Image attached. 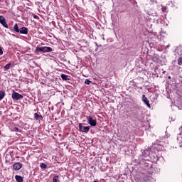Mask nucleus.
Returning <instances> with one entry per match:
<instances>
[{
  "instance_id": "23",
  "label": "nucleus",
  "mask_w": 182,
  "mask_h": 182,
  "mask_svg": "<svg viewBox=\"0 0 182 182\" xmlns=\"http://www.w3.org/2000/svg\"><path fill=\"white\" fill-rule=\"evenodd\" d=\"M85 83V85H90V83H92V81H90L89 79H86Z\"/></svg>"
},
{
  "instance_id": "20",
  "label": "nucleus",
  "mask_w": 182,
  "mask_h": 182,
  "mask_svg": "<svg viewBox=\"0 0 182 182\" xmlns=\"http://www.w3.org/2000/svg\"><path fill=\"white\" fill-rule=\"evenodd\" d=\"M150 5H154V4H157V0H150Z\"/></svg>"
},
{
  "instance_id": "13",
  "label": "nucleus",
  "mask_w": 182,
  "mask_h": 182,
  "mask_svg": "<svg viewBox=\"0 0 182 182\" xmlns=\"http://www.w3.org/2000/svg\"><path fill=\"white\" fill-rule=\"evenodd\" d=\"M15 178L17 182H23V177L21 176L16 175Z\"/></svg>"
},
{
  "instance_id": "26",
  "label": "nucleus",
  "mask_w": 182,
  "mask_h": 182,
  "mask_svg": "<svg viewBox=\"0 0 182 182\" xmlns=\"http://www.w3.org/2000/svg\"><path fill=\"white\" fill-rule=\"evenodd\" d=\"M101 37H102V39L103 41H106V39L105 38V35L102 34V35L101 36Z\"/></svg>"
},
{
  "instance_id": "24",
  "label": "nucleus",
  "mask_w": 182,
  "mask_h": 182,
  "mask_svg": "<svg viewBox=\"0 0 182 182\" xmlns=\"http://www.w3.org/2000/svg\"><path fill=\"white\" fill-rule=\"evenodd\" d=\"M13 132H21V129H19L18 127H14L13 128Z\"/></svg>"
},
{
  "instance_id": "9",
  "label": "nucleus",
  "mask_w": 182,
  "mask_h": 182,
  "mask_svg": "<svg viewBox=\"0 0 182 182\" xmlns=\"http://www.w3.org/2000/svg\"><path fill=\"white\" fill-rule=\"evenodd\" d=\"M13 168L16 171L21 170L22 168V164L20 162H16L14 164Z\"/></svg>"
},
{
  "instance_id": "29",
  "label": "nucleus",
  "mask_w": 182,
  "mask_h": 182,
  "mask_svg": "<svg viewBox=\"0 0 182 182\" xmlns=\"http://www.w3.org/2000/svg\"><path fill=\"white\" fill-rule=\"evenodd\" d=\"M33 18H34L35 19H36V18H38V16L34 15Z\"/></svg>"
},
{
  "instance_id": "7",
  "label": "nucleus",
  "mask_w": 182,
  "mask_h": 182,
  "mask_svg": "<svg viewBox=\"0 0 182 182\" xmlns=\"http://www.w3.org/2000/svg\"><path fill=\"white\" fill-rule=\"evenodd\" d=\"M141 100L144 103V105L147 106V107H151V106L150 105V100H149V99L146 97L145 95H142Z\"/></svg>"
},
{
  "instance_id": "33",
  "label": "nucleus",
  "mask_w": 182,
  "mask_h": 182,
  "mask_svg": "<svg viewBox=\"0 0 182 182\" xmlns=\"http://www.w3.org/2000/svg\"><path fill=\"white\" fill-rule=\"evenodd\" d=\"M88 2H92V0H88Z\"/></svg>"
},
{
  "instance_id": "36",
  "label": "nucleus",
  "mask_w": 182,
  "mask_h": 182,
  "mask_svg": "<svg viewBox=\"0 0 182 182\" xmlns=\"http://www.w3.org/2000/svg\"><path fill=\"white\" fill-rule=\"evenodd\" d=\"M92 2L95 4V1H92Z\"/></svg>"
},
{
  "instance_id": "8",
  "label": "nucleus",
  "mask_w": 182,
  "mask_h": 182,
  "mask_svg": "<svg viewBox=\"0 0 182 182\" xmlns=\"http://www.w3.org/2000/svg\"><path fill=\"white\" fill-rule=\"evenodd\" d=\"M0 23H1L4 28H8V23H6V20L2 16H0Z\"/></svg>"
},
{
  "instance_id": "17",
  "label": "nucleus",
  "mask_w": 182,
  "mask_h": 182,
  "mask_svg": "<svg viewBox=\"0 0 182 182\" xmlns=\"http://www.w3.org/2000/svg\"><path fill=\"white\" fill-rule=\"evenodd\" d=\"M132 4L134 8V9H137L139 8V6L137 5V1H132Z\"/></svg>"
},
{
  "instance_id": "21",
  "label": "nucleus",
  "mask_w": 182,
  "mask_h": 182,
  "mask_svg": "<svg viewBox=\"0 0 182 182\" xmlns=\"http://www.w3.org/2000/svg\"><path fill=\"white\" fill-rule=\"evenodd\" d=\"M178 64L179 66H182V57L178 58Z\"/></svg>"
},
{
  "instance_id": "15",
  "label": "nucleus",
  "mask_w": 182,
  "mask_h": 182,
  "mask_svg": "<svg viewBox=\"0 0 182 182\" xmlns=\"http://www.w3.org/2000/svg\"><path fill=\"white\" fill-rule=\"evenodd\" d=\"M14 31L15 32H16L17 33H19L20 28H19V27L18 26V23H15V24H14Z\"/></svg>"
},
{
  "instance_id": "4",
  "label": "nucleus",
  "mask_w": 182,
  "mask_h": 182,
  "mask_svg": "<svg viewBox=\"0 0 182 182\" xmlns=\"http://www.w3.org/2000/svg\"><path fill=\"white\" fill-rule=\"evenodd\" d=\"M87 122L88 124H90L92 127L97 126V121L96 119H93L92 116L87 117Z\"/></svg>"
},
{
  "instance_id": "39",
  "label": "nucleus",
  "mask_w": 182,
  "mask_h": 182,
  "mask_svg": "<svg viewBox=\"0 0 182 182\" xmlns=\"http://www.w3.org/2000/svg\"><path fill=\"white\" fill-rule=\"evenodd\" d=\"M1 1H2V0H0V2H1Z\"/></svg>"
},
{
  "instance_id": "31",
  "label": "nucleus",
  "mask_w": 182,
  "mask_h": 182,
  "mask_svg": "<svg viewBox=\"0 0 182 182\" xmlns=\"http://www.w3.org/2000/svg\"><path fill=\"white\" fill-rule=\"evenodd\" d=\"M178 109H180L181 110H182V106L180 105V106L178 107Z\"/></svg>"
},
{
  "instance_id": "2",
  "label": "nucleus",
  "mask_w": 182,
  "mask_h": 182,
  "mask_svg": "<svg viewBox=\"0 0 182 182\" xmlns=\"http://www.w3.org/2000/svg\"><path fill=\"white\" fill-rule=\"evenodd\" d=\"M53 49L50 47H37L36 49V52H42L43 53H50Z\"/></svg>"
},
{
  "instance_id": "35",
  "label": "nucleus",
  "mask_w": 182,
  "mask_h": 182,
  "mask_svg": "<svg viewBox=\"0 0 182 182\" xmlns=\"http://www.w3.org/2000/svg\"><path fill=\"white\" fill-rule=\"evenodd\" d=\"M177 140H178V141H180L179 138H177Z\"/></svg>"
},
{
  "instance_id": "11",
  "label": "nucleus",
  "mask_w": 182,
  "mask_h": 182,
  "mask_svg": "<svg viewBox=\"0 0 182 182\" xmlns=\"http://www.w3.org/2000/svg\"><path fill=\"white\" fill-rule=\"evenodd\" d=\"M61 79H63V80H65V81L70 80L71 77L68 75L61 74Z\"/></svg>"
},
{
  "instance_id": "34",
  "label": "nucleus",
  "mask_w": 182,
  "mask_h": 182,
  "mask_svg": "<svg viewBox=\"0 0 182 182\" xmlns=\"http://www.w3.org/2000/svg\"><path fill=\"white\" fill-rule=\"evenodd\" d=\"M168 79H171V77H170V76H168Z\"/></svg>"
},
{
  "instance_id": "5",
  "label": "nucleus",
  "mask_w": 182,
  "mask_h": 182,
  "mask_svg": "<svg viewBox=\"0 0 182 182\" xmlns=\"http://www.w3.org/2000/svg\"><path fill=\"white\" fill-rule=\"evenodd\" d=\"M11 97H12L13 100H21V99H23V95H22L15 91H13Z\"/></svg>"
},
{
  "instance_id": "3",
  "label": "nucleus",
  "mask_w": 182,
  "mask_h": 182,
  "mask_svg": "<svg viewBox=\"0 0 182 182\" xmlns=\"http://www.w3.org/2000/svg\"><path fill=\"white\" fill-rule=\"evenodd\" d=\"M139 157H141V159H143V160H145V161H149V160L151 159V156H150V151L149 150L142 151L141 156Z\"/></svg>"
},
{
  "instance_id": "25",
  "label": "nucleus",
  "mask_w": 182,
  "mask_h": 182,
  "mask_svg": "<svg viewBox=\"0 0 182 182\" xmlns=\"http://www.w3.org/2000/svg\"><path fill=\"white\" fill-rule=\"evenodd\" d=\"M178 146H179V147H182V138H181V140H180V141L178 142Z\"/></svg>"
},
{
  "instance_id": "14",
  "label": "nucleus",
  "mask_w": 182,
  "mask_h": 182,
  "mask_svg": "<svg viewBox=\"0 0 182 182\" xmlns=\"http://www.w3.org/2000/svg\"><path fill=\"white\" fill-rule=\"evenodd\" d=\"M11 66H12V63H8L4 67V72H6L11 69Z\"/></svg>"
},
{
  "instance_id": "28",
  "label": "nucleus",
  "mask_w": 182,
  "mask_h": 182,
  "mask_svg": "<svg viewBox=\"0 0 182 182\" xmlns=\"http://www.w3.org/2000/svg\"><path fill=\"white\" fill-rule=\"evenodd\" d=\"M95 46H97V48H99V45L97 44V43H95Z\"/></svg>"
},
{
  "instance_id": "12",
  "label": "nucleus",
  "mask_w": 182,
  "mask_h": 182,
  "mask_svg": "<svg viewBox=\"0 0 182 182\" xmlns=\"http://www.w3.org/2000/svg\"><path fill=\"white\" fill-rule=\"evenodd\" d=\"M34 119H36V120H42V119H43V117L38 113H35Z\"/></svg>"
},
{
  "instance_id": "1",
  "label": "nucleus",
  "mask_w": 182,
  "mask_h": 182,
  "mask_svg": "<svg viewBox=\"0 0 182 182\" xmlns=\"http://www.w3.org/2000/svg\"><path fill=\"white\" fill-rule=\"evenodd\" d=\"M139 163L144 167V168H147L149 170V168H151V161L150 160L146 161L141 158V156L139 157Z\"/></svg>"
},
{
  "instance_id": "19",
  "label": "nucleus",
  "mask_w": 182,
  "mask_h": 182,
  "mask_svg": "<svg viewBox=\"0 0 182 182\" xmlns=\"http://www.w3.org/2000/svg\"><path fill=\"white\" fill-rule=\"evenodd\" d=\"M40 167L41 168H43V169L48 168V165H46L45 163H41L40 164Z\"/></svg>"
},
{
  "instance_id": "38",
  "label": "nucleus",
  "mask_w": 182,
  "mask_h": 182,
  "mask_svg": "<svg viewBox=\"0 0 182 182\" xmlns=\"http://www.w3.org/2000/svg\"><path fill=\"white\" fill-rule=\"evenodd\" d=\"M167 48H168V46H167Z\"/></svg>"
},
{
  "instance_id": "30",
  "label": "nucleus",
  "mask_w": 182,
  "mask_h": 182,
  "mask_svg": "<svg viewBox=\"0 0 182 182\" xmlns=\"http://www.w3.org/2000/svg\"><path fill=\"white\" fill-rule=\"evenodd\" d=\"M134 87H137V88H139V87H138L137 85H136V84L134 85Z\"/></svg>"
},
{
  "instance_id": "27",
  "label": "nucleus",
  "mask_w": 182,
  "mask_h": 182,
  "mask_svg": "<svg viewBox=\"0 0 182 182\" xmlns=\"http://www.w3.org/2000/svg\"><path fill=\"white\" fill-rule=\"evenodd\" d=\"M162 11H163V12H164L166 11V7H163Z\"/></svg>"
},
{
  "instance_id": "37",
  "label": "nucleus",
  "mask_w": 182,
  "mask_h": 182,
  "mask_svg": "<svg viewBox=\"0 0 182 182\" xmlns=\"http://www.w3.org/2000/svg\"><path fill=\"white\" fill-rule=\"evenodd\" d=\"M181 129H182V126L181 127Z\"/></svg>"
},
{
  "instance_id": "10",
  "label": "nucleus",
  "mask_w": 182,
  "mask_h": 182,
  "mask_svg": "<svg viewBox=\"0 0 182 182\" xmlns=\"http://www.w3.org/2000/svg\"><path fill=\"white\" fill-rule=\"evenodd\" d=\"M28 28L21 27V28H20L18 33H21V35H28Z\"/></svg>"
},
{
  "instance_id": "16",
  "label": "nucleus",
  "mask_w": 182,
  "mask_h": 182,
  "mask_svg": "<svg viewBox=\"0 0 182 182\" xmlns=\"http://www.w3.org/2000/svg\"><path fill=\"white\" fill-rule=\"evenodd\" d=\"M5 97V91L0 90V101Z\"/></svg>"
},
{
  "instance_id": "32",
  "label": "nucleus",
  "mask_w": 182,
  "mask_h": 182,
  "mask_svg": "<svg viewBox=\"0 0 182 182\" xmlns=\"http://www.w3.org/2000/svg\"><path fill=\"white\" fill-rule=\"evenodd\" d=\"M138 89H143V87H138Z\"/></svg>"
},
{
  "instance_id": "6",
  "label": "nucleus",
  "mask_w": 182,
  "mask_h": 182,
  "mask_svg": "<svg viewBox=\"0 0 182 182\" xmlns=\"http://www.w3.org/2000/svg\"><path fill=\"white\" fill-rule=\"evenodd\" d=\"M79 129H80V132H82V133H87L89 130H90V126L85 127L80 123Z\"/></svg>"
},
{
  "instance_id": "18",
  "label": "nucleus",
  "mask_w": 182,
  "mask_h": 182,
  "mask_svg": "<svg viewBox=\"0 0 182 182\" xmlns=\"http://www.w3.org/2000/svg\"><path fill=\"white\" fill-rule=\"evenodd\" d=\"M53 182H60V181H59V176H55L53 178Z\"/></svg>"
},
{
  "instance_id": "22",
  "label": "nucleus",
  "mask_w": 182,
  "mask_h": 182,
  "mask_svg": "<svg viewBox=\"0 0 182 182\" xmlns=\"http://www.w3.org/2000/svg\"><path fill=\"white\" fill-rule=\"evenodd\" d=\"M4 55V48L0 46V56Z\"/></svg>"
}]
</instances>
